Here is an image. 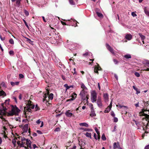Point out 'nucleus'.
<instances>
[{"mask_svg":"<svg viewBox=\"0 0 149 149\" xmlns=\"http://www.w3.org/2000/svg\"><path fill=\"white\" fill-rule=\"evenodd\" d=\"M23 21L24 22L26 26L28 28H29V26H28V25L27 24L26 22V21L24 20V19H23Z\"/></svg>","mask_w":149,"mask_h":149,"instance_id":"nucleus-54","label":"nucleus"},{"mask_svg":"<svg viewBox=\"0 0 149 149\" xmlns=\"http://www.w3.org/2000/svg\"><path fill=\"white\" fill-rule=\"evenodd\" d=\"M64 86L66 88V90L70 88L71 87H73L72 86H68V85L67 84H65L64 85Z\"/></svg>","mask_w":149,"mask_h":149,"instance_id":"nucleus-27","label":"nucleus"},{"mask_svg":"<svg viewBox=\"0 0 149 149\" xmlns=\"http://www.w3.org/2000/svg\"><path fill=\"white\" fill-rule=\"evenodd\" d=\"M26 141V144L27 145V146L29 147V146L31 145V142L30 140H29L28 139H27Z\"/></svg>","mask_w":149,"mask_h":149,"instance_id":"nucleus-14","label":"nucleus"},{"mask_svg":"<svg viewBox=\"0 0 149 149\" xmlns=\"http://www.w3.org/2000/svg\"><path fill=\"white\" fill-rule=\"evenodd\" d=\"M113 61L116 64H117L118 63V61L116 59H113Z\"/></svg>","mask_w":149,"mask_h":149,"instance_id":"nucleus-51","label":"nucleus"},{"mask_svg":"<svg viewBox=\"0 0 149 149\" xmlns=\"http://www.w3.org/2000/svg\"><path fill=\"white\" fill-rule=\"evenodd\" d=\"M80 85H81V88H82V90L81 92V93H80V94H81L82 93L84 92V90H87V88L85 86V85L83 83H81L80 84Z\"/></svg>","mask_w":149,"mask_h":149,"instance_id":"nucleus-10","label":"nucleus"},{"mask_svg":"<svg viewBox=\"0 0 149 149\" xmlns=\"http://www.w3.org/2000/svg\"><path fill=\"white\" fill-rule=\"evenodd\" d=\"M132 15L133 17L136 16H137L136 14L134 12H132Z\"/></svg>","mask_w":149,"mask_h":149,"instance_id":"nucleus-56","label":"nucleus"},{"mask_svg":"<svg viewBox=\"0 0 149 149\" xmlns=\"http://www.w3.org/2000/svg\"><path fill=\"white\" fill-rule=\"evenodd\" d=\"M113 148H118V145L115 142L114 143L113 145Z\"/></svg>","mask_w":149,"mask_h":149,"instance_id":"nucleus-43","label":"nucleus"},{"mask_svg":"<svg viewBox=\"0 0 149 149\" xmlns=\"http://www.w3.org/2000/svg\"><path fill=\"white\" fill-rule=\"evenodd\" d=\"M70 110L67 111L65 113V115L67 117H71L72 116H74V115H73V114L72 113H70Z\"/></svg>","mask_w":149,"mask_h":149,"instance_id":"nucleus-9","label":"nucleus"},{"mask_svg":"<svg viewBox=\"0 0 149 149\" xmlns=\"http://www.w3.org/2000/svg\"><path fill=\"white\" fill-rule=\"evenodd\" d=\"M145 149H149V145L146 146L145 148Z\"/></svg>","mask_w":149,"mask_h":149,"instance_id":"nucleus-64","label":"nucleus"},{"mask_svg":"<svg viewBox=\"0 0 149 149\" xmlns=\"http://www.w3.org/2000/svg\"><path fill=\"white\" fill-rule=\"evenodd\" d=\"M96 114L95 113L94 111H91V113L90 114V116L91 117H93L96 116Z\"/></svg>","mask_w":149,"mask_h":149,"instance_id":"nucleus-17","label":"nucleus"},{"mask_svg":"<svg viewBox=\"0 0 149 149\" xmlns=\"http://www.w3.org/2000/svg\"><path fill=\"white\" fill-rule=\"evenodd\" d=\"M32 103V102L31 101L29 100L28 102V103L27 104V108L26 107H24V112L25 115H26V111H28L30 112L31 109L34 108L35 106L34 105H33Z\"/></svg>","mask_w":149,"mask_h":149,"instance_id":"nucleus-4","label":"nucleus"},{"mask_svg":"<svg viewBox=\"0 0 149 149\" xmlns=\"http://www.w3.org/2000/svg\"><path fill=\"white\" fill-rule=\"evenodd\" d=\"M74 100V98H71L70 99L67 100L66 101V102H68V101H71L72 100Z\"/></svg>","mask_w":149,"mask_h":149,"instance_id":"nucleus-49","label":"nucleus"},{"mask_svg":"<svg viewBox=\"0 0 149 149\" xmlns=\"http://www.w3.org/2000/svg\"><path fill=\"white\" fill-rule=\"evenodd\" d=\"M69 2L70 4L71 5H74L75 3L74 1H73V0H69Z\"/></svg>","mask_w":149,"mask_h":149,"instance_id":"nucleus-37","label":"nucleus"},{"mask_svg":"<svg viewBox=\"0 0 149 149\" xmlns=\"http://www.w3.org/2000/svg\"><path fill=\"white\" fill-rule=\"evenodd\" d=\"M143 126H145V127H143V129L144 131H145V133L142 134L143 137L145 135L146 133H149V130H148V129H149L148 128V126H147V125H146V124L145 123H143Z\"/></svg>","mask_w":149,"mask_h":149,"instance_id":"nucleus-6","label":"nucleus"},{"mask_svg":"<svg viewBox=\"0 0 149 149\" xmlns=\"http://www.w3.org/2000/svg\"><path fill=\"white\" fill-rule=\"evenodd\" d=\"M134 74L136 77H139L140 76L139 73L137 72H135L134 73Z\"/></svg>","mask_w":149,"mask_h":149,"instance_id":"nucleus-42","label":"nucleus"},{"mask_svg":"<svg viewBox=\"0 0 149 149\" xmlns=\"http://www.w3.org/2000/svg\"><path fill=\"white\" fill-rule=\"evenodd\" d=\"M143 116L146 117V118L147 119V120L148 119L149 120V115H148L146 113H143Z\"/></svg>","mask_w":149,"mask_h":149,"instance_id":"nucleus-29","label":"nucleus"},{"mask_svg":"<svg viewBox=\"0 0 149 149\" xmlns=\"http://www.w3.org/2000/svg\"><path fill=\"white\" fill-rule=\"evenodd\" d=\"M97 101V103L98 107L101 108L102 107V104L100 97H98Z\"/></svg>","mask_w":149,"mask_h":149,"instance_id":"nucleus-7","label":"nucleus"},{"mask_svg":"<svg viewBox=\"0 0 149 149\" xmlns=\"http://www.w3.org/2000/svg\"><path fill=\"white\" fill-rule=\"evenodd\" d=\"M11 112L8 113V116H13L14 115H18L20 110L16 106H12Z\"/></svg>","mask_w":149,"mask_h":149,"instance_id":"nucleus-2","label":"nucleus"},{"mask_svg":"<svg viewBox=\"0 0 149 149\" xmlns=\"http://www.w3.org/2000/svg\"><path fill=\"white\" fill-rule=\"evenodd\" d=\"M133 87L134 89L136 91V94H138L140 93V91L135 86H133Z\"/></svg>","mask_w":149,"mask_h":149,"instance_id":"nucleus-19","label":"nucleus"},{"mask_svg":"<svg viewBox=\"0 0 149 149\" xmlns=\"http://www.w3.org/2000/svg\"><path fill=\"white\" fill-rule=\"evenodd\" d=\"M10 83L11 85L12 86H14L15 85H18L19 83V82L16 81V82H14L13 81H11Z\"/></svg>","mask_w":149,"mask_h":149,"instance_id":"nucleus-16","label":"nucleus"},{"mask_svg":"<svg viewBox=\"0 0 149 149\" xmlns=\"http://www.w3.org/2000/svg\"><path fill=\"white\" fill-rule=\"evenodd\" d=\"M15 139H16L17 140V138H16L15 139H13L12 142L13 144H15V143L16 142Z\"/></svg>","mask_w":149,"mask_h":149,"instance_id":"nucleus-45","label":"nucleus"},{"mask_svg":"<svg viewBox=\"0 0 149 149\" xmlns=\"http://www.w3.org/2000/svg\"><path fill=\"white\" fill-rule=\"evenodd\" d=\"M132 38V35L130 34H126L125 36V38L128 40H131Z\"/></svg>","mask_w":149,"mask_h":149,"instance_id":"nucleus-12","label":"nucleus"},{"mask_svg":"<svg viewBox=\"0 0 149 149\" xmlns=\"http://www.w3.org/2000/svg\"><path fill=\"white\" fill-rule=\"evenodd\" d=\"M24 14H25V15L26 16H27L29 15V13L26 10H24Z\"/></svg>","mask_w":149,"mask_h":149,"instance_id":"nucleus-40","label":"nucleus"},{"mask_svg":"<svg viewBox=\"0 0 149 149\" xmlns=\"http://www.w3.org/2000/svg\"><path fill=\"white\" fill-rule=\"evenodd\" d=\"M101 138L102 140L103 141H105L106 139V137L104 134H103L102 135Z\"/></svg>","mask_w":149,"mask_h":149,"instance_id":"nucleus-38","label":"nucleus"},{"mask_svg":"<svg viewBox=\"0 0 149 149\" xmlns=\"http://www.w3.org/2000/svg\"><path fill=\"white\" fill-rule=\"evenodd\" d=\"M116 128H117V126L116 125H115L114 127V129L112 131V132H114L116 131L117 130Z\"/></svg>","mask_w":149,"mask_h":149,"instance_id":"nucleus-59","label":"nucleus"},{"mask_svg":"<svg viewBox=\"0 0 149 149\" xmlns=\"http://www.w3.org/2000/svg\"><path fill=\"white\" fill-rule=\"evenodd\" d=\"M19 77L20 79L23 78L24 77V76L22 74H20L19 75Z\"/></svg>","mask_w":149,"mask_h":149,"instance_id":"nucleus-50","label":"nucleus"},{"mask_svg":"<svg viewBox=\"0 0 149 149\" xmlns=\"http://www.w3.org/2000/svg\"><path fill=\"white\" fill-rule=\"evenodd\" d=\"M97 93L95 91H93L91 93V99L92 102L93 103L96 101Z\"/></svg>","mask_w":149,"mask_h":149,"instance_id":"nucleus-5","label":"nucleus"},{"mask_svg":"<svg viewBox=\"0 0 149 149\" xmlns=\"http://www.w3.org/2000/svg\"><path fill=\"white\" fill-rule=\"evenodd\" d=\"M97 67H95V68H97V69L98 70H102V69L99 65V64L97 63Z\"/></svg>","mask_w":149,"mask_h":149,"instance_id":"nucleus-31","label":"nucleus"},{"mask_svg":"<svg viewBox=\"0 0 149 149\" xmlns=\"http://www.w3.org/2000/svg\"><path fill=\"white\" fill-rule=\"evenodd\" d=\"M98 71V70L97 69V68L95 67L94 69V72L97 74H98L99 72Z\"/></svg>","mask_w":149,"mask_h":149,"instance_id":"nucleus-39","label":"nucleus"},{"mask_svg":"<svg viewBox=\"0 0 149 149\" xmlns=\"http://www.w3.org/2000/svg\"><path fill=\"white\" fill-rule=\"evenodd\" d=\"M77 95L75 93H73L72 95V98H74V99H75V98L76 97V96Z\"/></svg>","mask_w":149,"mask_h":149,"instance_id":"nucleus-41","label":"nucleus"},{"mask_svg":"<svg viewBox=\"0 0 149 149\" xmlns=\"http://www.w3.org/2000/svg\"><path fill=\"white\" fill-rule=\"evenodd\" d=\"M88 54V52H86L85 53L83 54V56H84L86 57L87 56Z\"/></svg>","mask_w":149,"mask_h":149,"instance_id":"nucleus-46","label":"nucleus"},{"mask_svg":"<svg viewBox=\"0 0 149 149\" xmlns=\"http://www.w3.org/2000/svg\"><path fill=\"white\" fill-rule=\"evenodd\" d=\"M144 12L146 15L149 17V11L147 9V7H145L144 8Z\"/></svg>","mask_w":149,"mask_h":149,"instance_id":"nucleus-13","label":"nucleus"},{"mask_svg":"<svg viewBox=\"0 0 149 149\" xmlns=\"http://www.w3.org/2000/svg\"><path fill=\"white\" fill-rule=\"evenodd\" d=\"M2 95L6 96V94L5 92L2 90L0 91V96Z\"/></svg>","mask_w":149,"mask_h":149,"instance_id":"nucleus-21","label":"nucleus"},{"mask_svg":"<svg viewBox=\"0 0 149 149\" xmlns=\"http://www.w3.org/2000/svg\"><path fill=\"white\" fill-rule=\"evenodd\" d=\"M80 129L81 130H83L84 131H92V130L88 128H80Z\"/></svg>","mask_w":149,"mask_h":149,"instance_id":"nucleus-24","label":"nucleus"},{"mask_svg":"<svg viewBox=\"0 0 149 149\" xmlns=\"http://www.w3.org/2000/svg\"><path fill=\"white\" fill-rule=\"evenodd\" d=\"M28 124H26L24 125V127L23 129V132L22 133L23 134L24 132H26L28 131Z\"/></svg>","mask_w":149,"mask_h":149,"instance_id":"nucleus-11","label":"nucleus"},{"mask_svg":"<svg viewBox=\"0 0 149 149\" xmlns=\"http://www.w3.org/2000/svg\"><path fill=\"white\" fill-rule=\"evenodd\" d=\"M6 87V85H5V83L4 82H2L1 83L0 85V88L1 89V87Z\"/></svg>","mask_w":149,"mask_h":149,"instance_id":"nucleus-35","label":"nucleus"},{"mask_svg":"<svg viewBox=\"0 0 149 149\" xmlns=\"http://www.w3.org/2000/svg\"><path fill=\"white\" fill-rule=\"evenodd\" d=\"M96 14L98 17L101 18H103V17L104 16L101 13H100L98 12H97Z\"/></svg>","mask_w":149,"mask_h":149,"instance_id":"nucleus-18","label":"nucleus"},{"mask_svg":"<svg viewBox=\"0 0 149 149\" xmlns=\"http://www.w3.org/2000/svg\"><path fill=\"white\" fill-rule=\"evenodd\" d=\"M124 57L127 59L130 58H131V56L130 54L125 55Z\"/></svg>","mask_w":149,"mask_h":149,"instance_id":"nucleus-30","label":"nucleus"},{"mask_svg":"<svg viewBox=\"0 0 149 149\" xmlns=\"http://www.w3.org/2000/svg\"><path fill=\"white\" fill-rule=\"evenodd\" d=\"M103 97L104 99L106 100H107L108 98V95L107 93H104L103 94Z\"/></svg>","mask_w":149,"mask_h":149,"instance_id":"nucleus-26","label":"nucleus"},{"mask_svg":"<svg viewBox=\"0 0 149 149\" xmlns=\"http://www.w3.org/2000/svg\"><path fill=\"white\" fill-rule=\"evenodd\" d=\"M9 99L8 100H6L4 103L1 104V106L2 109H0V115H6V111L7 110L6 106L8 107V105L9 104Z\"/></svg>","mask_w":149,"mask_h":149,"instance_id":"nucleus-1","label":"nucleus"},{"mask_svg":"<svg viewBox=\"0 0 149 149\" xmlns=\"http://www.w3.org/2000/svg\"><path fill=\"white\" fill-rule=\"evenodd\" d=\"M85 135L86 137H90L91 139V133L87 132Z\"/></svg>","mask_w":149,"mask_h":149,"instance_id":"nucleus-20","label":"nucleus"},{"mask_svg":"<svg viewBox=\"0 0 149 149\" xmlns=\"http://www.w3.org/2000/svg\"><path fill=\"white\" fill-rule=\"evenodd\" d=\"M21 0H17L16 4L18 7H19L20 5V1Z\"/></svg>","mask_w":149,"mask_h":149,"instance_id":"nucleus-32","label":"nucleus"},{"mask_svg":"<svg viewBox=\"0 0 149 149\" xmlns=\"http://www.w3.org/2000/svg\"><path fill=\"white\" fill-rule=\"evenodd\" d=\"M32 146L34 149H35L36 148H38V147L35 144H33L32 145Z\"/></svg>","mask_w":149,"mask_h":149,"instance_id":"nucleus-60","label":"nucleus"},{"mask_svg":"<svg viewBox=\"0 0 149 149\" xmlns=\"http://www.w3.org/2000/svg\"><path fill=\"white\" fill-rule=\"evenodd\" d=\"M55 131L58 132L60 131V129L59 127L56 128L54 130Z\"/></svg>","mask_w":149,"mask_h":149,"instance_id":"nucleus-57","label":"nucleus"},{"mask_svg":"<svg viewBox=\"0 0 149 149\" xmlns=\"http://www.w3.org/2000/svg\"><path fill=\"white\" fill-rule=\"evenodd\" d=\"M117 107H118L119 108H121L123 107L124 108H127V107L126 106H125L124 105H121L120 104H119L118 105H116Z\"/></svg>","mask_w":149,"mask_h":149,"instance_id":"nucleus-33","label":"nucleus"},{"mask_svg":"<svg viewBox=\"0 0 149 149\" xmlns=\"http://www.w3.org/2000/svg\"><path fill=\"white\" fill-rule=\"evenodd\" d=\"M148 111L149 112V109L147 110V109H142L140 113L142 114V116H143V113H144L145 111Z\"/></svg>","mask_w":149,"mask_h":149,"instance_id":"nucleus-23","label":"nucleus"},{"mask_svg":"<svg viewBox=\"0 0 149 149\" xmlns=\"http://www.w3.org/2000/svg\"><path fill=\"white\" fill-rule=\"evenodd\" d=\"M79 125L80 126H85L86 127H88L89 126L88 124L86 123H81Z\"/></svg>","mask_w":149,"mask_h":149,"instance_id":"nucleus-15","label":"nucleus"},{"mask_svg":"<svg viewBox=\"0 0 149 149\" xmlns=\"http://www.w3.org/2000/svg\"><path fill=\"white\" fill-rule=\"evenodd\" d=\"M111 109V108H109V107H108L107 108H106V109L104 111V112L105 113H108L109 112V111H110Z\"/></svg>","mask_w":149,"mask_h":149,"instance_id":"nucleus-28","label":"nucleus"},{"mask_svg":"<svg viewBox=\"0 0 149 149\" xmlns=\"http://www.w3.org/2000/svg\"><path fill=\"white\" fill-rule=\"evenodd\" d=\"M9 42L10 43L12 44H13L14 43V42L13 40L12 39H10L9 40Z\"/></svg>","mask_w":149,"mask_h":149,"instance_id":"nucleus-44","label":"nucleus"},{"mask_svg":"<svg viewBox=\"0 0 149 149\" xmlns=\"http://www.w3.org/2000/svg\"><path fill=\"white\" fill-rule=\"evenodd\" d=\"M111 115L113 117H115V114L113 112H112L111 113Z\"/></svg>","mask_w":149,"mask_h":149,"instance_id":"nucleus-63","label":"nucleus"},{"mask_svg":"<svg viewBox=\"0 0 149 149\" xmlns=\"http://www.w3.org/2000/svg\"><path fill=\"white\" fill-rule=\"evenodd\" d=\"M22 95L21 94H20L19 95V99L20 100H21L22 99Z\"/></svg>","mask_w":149,"mask_h":149,"instance_id":"nucleus-62","label":"nucleus"},{"mask_svg":"<svg viewBox=\"0 0 149 149\" xmlns=\"http://www.w3.org/2000/svg\"><path fill=\"white\" fill-rule=\"evenodd\" d=\"M26 139H25L24 137H21V141H26Z\"/></svg>","mask_w":149,"mask_h":149,"instance_id":"nucleus-55","label":"nucleus"},{"mask_svg":"<svg viewBox=\"0 0 149 149\" xmlns=\"http://www.w3.org/2000/svg\"><path fill=\"white\" fill-rule=\"evenodd\" d=\"M9 54L10 55H14V52L12 50H10L9 52Z\"/></svg>","mask_w":149,"mask_h":149,"instance_id":"nucleus-47","label":"nucleus"},{"mask_svg":"<svg viewBox=\"0 0 149 149\" xmlns=\"http://www.w3.org/2000/svg\"><path fill=\"white\" fill-rule=\"evenodd\" d=\"M25 142L26 141H21V145H20V147H24V145L25 144Z\"/></svg>","mask_w":149,"mask_h":149,"instance_id":"nucleus-36","label":"nucleus"},{"mask_svg":"<svg viewBox=\"0 0 149 149\" xmlns=\"http://www.w3.org/2000/svg\"><path fill=\"white\" fill-rule=\"evenodd\" d=\"M49 91H47V93L45 94L43 99L44 102H45V101H46L47 102V103L48 102V100H52L53 99V94L51 93L50 94H49Z\"/></svg>","mask_w":149,"mask_h":149,"instance_id":"nucleus-3","label":"nucleus"},{"mask_svg":"<svg viewBox=\"0 0 149 149\" xmlns=\"http://www.w3.org/2000/svg\"><path fill=\"white\" fill-rule=\"evenodd\" d=\"M106 47L111 53L113 54L114 53V49L111 47L109 44L107 43L106 44Z\"/></svg>","mask_w":149,"mask_h":149,"instance_id":"nucleus-8","label":"nucleus"},{"mask_svg":"<svg viewBox=\"0 0 149 149\" xmlns=\"http://www.w3.org/2000/svg\"><path fill=\"white\" fill-rule=\"evenodd\" d=\"M95 130L97 133V134H100L99 132L98 131V130L96 127H95Z\"/></svg>","mask_w":149,"mask_h":149,"instance_id":"nucleus-52","label":"nucleus"},{"mask_svg":"<svg viewBox=\"0 0 149 149\" xmlns=\"http://www.w3.org/2000/svg\"><path fill=\"white\" fill-rule=\"evenodd\" d=\"M145 67H149V61H147L145 63H144Z\"/></svg>","mask_w":149,"mask_h":149,"instance_id":"nucleus-34","label":"nucleus"},{"mask_svg":"<svg viewBox=\"0 0 149 149\" xmlns=\"http://www.w3.org/2000/svg\"><path fill=\"white\" fill-rule=\"evenodd\" d=\"M148 111L149 112V109L147 110V109H142L140 113L142 114V116H143V113H144L145 111Z\"/></svg>","mask_w":149,"mask_h":149,"instance_id":"nucleus-22","label":"nucleus"},{"mask_svg":"<svg viewBox=\"0 0 149 149\" xmlns=\"http://www.w3.org/2000/svg\"><path fill=\"white\" fill-rule=\"evenodd\" d=\"M114 118V122L115 123L117 122L118 120V118L115 117Z\"/></svg>","mask_w":149,"mask_h":149,"instance_id":"nucleus-53","label":"nucleus"},{"mask_svg":"<svg viewBox=\"0 0 149 149\" xmlns=\"http://www.w3.org/2000/svg\"><path fill=\"white\" fill-rule=\"evenodd\" d=\"M36 111H37L40 110V108L38 107V105L36 104L35 107Z\"/></svg>","mask_w":149,"mask_h":149,"instance_id":"nucleus-48","label":"nucleus"},{"mask_svg":"<svg viewBox=\"0 0 149 149\" xmlns=\"http://www.w3.org/2000/svg\"><path fill=\"white\" fill-rule=\"evenodd\" d=\"M139 34L141 37V40H144L145 39V36L142 35V34L141 33H139Z\"/></svg>","mask_w":149,"mask_h":149,"instance_id":"nucleus-25","label":"nucleus"},{"mask_svg":"<svg viewBox=\"0 0 149 149\" xmlns=\"http://www.w3.org/2000/svg\"><path fill=\"white\" fill-rule=\"evenodd\" d=\"M74 72H72L73 74H76L77 73L76 71V69L75 68H74L73 69Z\"/></svg>","mask_w":149,"mask_h":149,"instance_id":"nucleus-58","label":"nucleus"},{"mask_svg":"<svg viewBox=\"0 0 149 149\" xmlns=\"http://www.w3.org/2000/svg\"><path fill=\"white\" fill-rule=\"evenodd\" d=\"M37 132L38 133V134H42V132H41L40 131V130H38L37 131Z\"/></svg>","mask_w":149,"mask_h":149,"instance_id":"nucleus-61","label":"nucleus"}]
</instances>
